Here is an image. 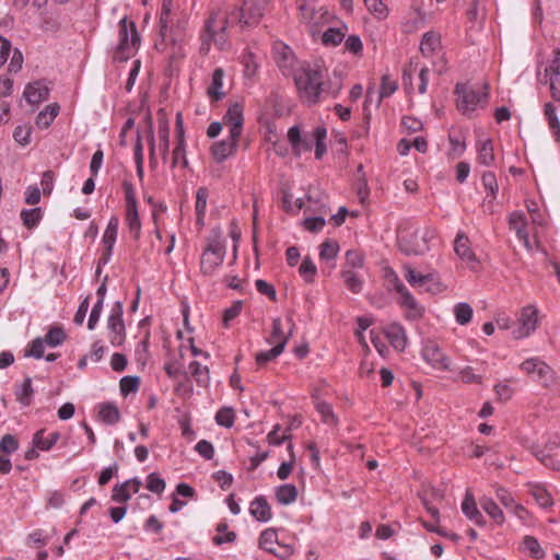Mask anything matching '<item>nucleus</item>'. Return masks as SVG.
<instances>
[{"instance_id": "f257e3e1", "label": "nucleus", "mask_w": 560, "mask_h": 560, "mask_svg": "<svg viewBox=\"0 0 560 560\" xmlns=\"http://www.w3.org/2000/svg\"><path fill=\"white\" fill-rule=\"evenodd\" d=\"M267 1L244 0L242 8L231 12L221 9L212 11L205 22L199 51L203 55L208 54L211 43H214L220 50L226 49L230 45L226 33L228 26L232 23H240L242 25L257 24L264 16Z\"/></svg>"}, {"instance_id": "f03ea898", "label": "nucleus", "mask_w": 560, "mask_h": 560, "mask_svg": "<svg viewBox=\"0 0 560 560\" xmlns=\"http://www.w3.org/2000/svg\"><path fill=\"white\" fill-rule=\"evenodd\" d=\"M141 37L133 21L122 18L117 25V40L112 50L114 63H120L132 58L138 51Z\"/></svg>"}, {"instance_id": "7ed1b4c3", "label": "nucleus", "mask_w": 560, "mask_h": 560, "mask_svg": "<svg viewBox=\"0 0 560 560\" xmlns=\"http://www.w3.org/2000/svg\"><path fill=\"white\" fill-rule=\"evenodd\" d=\"M226 254L225 243L222 238L220 228L213 229L207 237L200 258V271L203 276H213L215 270L223 264Z\"/></svg>"}, {"instance_id": "20e7f679", "label": "nucleus", "mask_w": 560, "mask_h": 560, "mask_svg": "<svg viewBox=\"0 0 560 560\" xmlns=\"http://www.w3.org/2000/svg\"><path fill=\"white\" fill-rule=\"evenodd\" d=\"M185 30V21H177L176 30L167 31V35H160L155 42V49L164 60H167L170 67H177L180 59L186 56L183 45L182 34Z\"/></svg>"}, {"instance_id": "39448f33", "label": "nucleus", "mask_w": 560, "mask_h": 560, "mask_svg": "<svg viewBox=\"0 0 560 560\" xmlns=\"http://www.w3.org/2000/svg\"><path fill=\"white\" fill-rule=\"evenodd\" d=\"M294 83L300 97L308 104L317 103L320 94L326 91L323 72H295Z\"/></svg>"}, {"instance_id": "423d86ee", "label": "nucleus", "mask_w": 560, "mask_h": 560, "mask_svg": "<svg viewBox=\"0 0 560 560\" xmlns=\"http://www.w3.org/2000/svg\"><path fill=\"white\" fill-rule=\"evenodd\" d=\"M489 83L483 82L480 88L470 83H457L455 93L457 97V107L464 113L474 112L478 105L485 104L488 98Z\"/></svg>"}, {"instance_id": "0eeeda50", "label": "nucleus", "mask_w": 560, "mask_h": 560, "mask_svg": "<svg viewBox=\"0 0 560 560\" xmlns=\"http://www.w3.org/2000/svg\"><path fill=\"white\" fill-rule=\"evenodd\" d=\"M435 230L429 226L423 229H417L413 232H411V237L415 241L420 240L421 244H411V240L407 237H399V249L406 255H423L429 250V242L432 241L435 237Z\"/></svg>"}, {"instance_id": "6e6552de", "label": "nucleus", "mask_w": 560, "mask_h": 560, "mask_svg": "<svg viewBox=\"0 0 560 560\" xmlns=\"http://www.w3.org/2000/svg\"><path fill=\"white\" fill-rule=\"evenodd\" d=\"M122 302H116L107 318L108 340L114 347H119L126 339V327L122 319Z\"/></svg>"}, {"instance_id": "1a4fd4ad", "label": "nucleus", "mask_w": 560, "mask_h": 560, "mask_svg": "<svg viewBox=\"0 0 560 560\" xmlns=\"http://www.w3.org/2000/svg\"><path fill=\"white\" fill-rule=\"evenodd\" d=\"M521 369L534 381L544 387H550L555 383V373L552 369L538 358H530L521 364Z\"/></svg>"}, {"instance_id": "9d476101", "label": "nucleus", "mask_w": 560, "mask_h": 560, "mask_svg": "<svg viewBox=\"0 0 560 560\" xmlns=\"http://www.w3.org/2000/svg\"><path fill=\"white\" fill-rule=\"evenodd\" d=\"M272 54L275 62L280 70H306L303 66L299 65V61L292 49L281 42L273 44Z\"/></svg>"}, {"instance_id": "9b49d317", "label": "nucleus", "mask_w": 560, "mask_h": 560, "mask_svg": "<svg viewBox=\"0 0 560 560\" xmlns=\"http://www.w3.org/2000/svg\"><path fill=\"white\" fill-rule=\"evenodd\" d=\"M223 121L225 125L231 127L230 137L232 139H238L242 133L244 121L243 106L240 103L231 104L223 116Z\"/></svg>"}, {"instance_id": "f8f14e48", "label": "nucleus", "mask_w": 560, "mask_h": 560, "mask_svg": "<svg viewBox=\"0 0 560 560\" xmlns=\"http://www.w3.org/2000/svg\"><path fill=\"white\" fill-rule=\"evenodd\" d=\"M537 308L533 305L525 306L521 312L520 323L521 327L513 331L516 339L528 336L536 329L537 326Z\"/></svg>"}, {"instance_id": "ddd939ff", "label": "nucleus", "mask_w": 560, "mask_h": 560, "mask_svg": "<svg viewBox=\"0 0 560 560\" xmlns=\"http://www.w3.org/2000/svg\"><path fill=\"white\" fill-rule=\"evenodd\" d=\"M423 359L434 369L445 371L450 368V359L434 342H428L422 349Z\"/></svg>"}, {"instance_id": "4468645a", "label": "nucleus", "mask_w": 560, "mask_h": 560, "mask_svg": "<svg viewBox=\"0 0 560 560\" xmlns=\"http://www.w3.org/2000/svg\"><path fill=\"white\" fill-rule=\"evenodd\" d=\"M510 229L515 231L516 236L523 242L526 249L530 250L532 245L527 232V220L523 212L514 211L509 217Z\"/></svg>"}, {"instance_id": "2eb2a0df", "label": "nucleus", "mask_w": 560, "mask_h": 560, "mask_svg": "<svg viewBox=\"0 0 560 560\" xmlns=\"http://www.w3.org/2000/svg\"><path fill=\"white\" fill-rule=\"evenodd\" d=\"M119 220L117 217H112L108 221V224L105 229L103 235V244L105 246V252L102 255L101 262L106 264L109 260L112 255V250L114 248L117 232H118Z\"/></svg>"}, {"instance_id": "dca6fc26", "label": "nucleus", "mask_w": 560, "mask_h": 560, "mask_svg": "<svg viewBox=\"0 0 560 560\" xmlns=\"http://www.w3.org/2000/svg\"><path fill=\"white\" fill-rule=\"evenodd\" d=\"M48 95L49 86L45 81L28 83L24 91V97L30 104H39L47 100Z\"/></svg>"}, {"instance_id": "f3484780", "label": "nucleus", "mask_w": 560, "mask_h": 560, "mask_svg": "<svg viewBox=\"0 0 560 560\" xmlns=\"http://www.w3.org/2000/svg\"><path fill=\"white\" fill-rule=\"evenodd\" d=\"M441 47V35L438 32L429 31L422 35L420 50L424 57L429 58L439 55Z\"/></svg>"}, {"instance_id": "a211bd4d", "label": "nucleus", "mask_w": 560, "mask_h": 560, "mask_svg": "<svg viewBox=\"0 0 560 560\" xmlns=\"http://www.w3.org/2000/svg\"><path fill=\"white\" fill-rule=\"evenodd\" d=\"M288 322L290 323L291 327L288 332L283 331L282 327V320L281 318L277 317L272 320V327H271V334L270 337L267 339L269 343H282L283 342V349L285 348L289 339L291 338L293 334V328L295 324L293 323L292 317L288 318Z\"/></svg>"}, {"instance_id": "6ab92c4d", "label": "nucleus", "mask_w": 560, "mask_h": 560, "mask_svg": "<svg viewBox=\"0 0 560 560\" xmlns=\"http://www.w3.org/2000/svg\"><path fill=\"white\" fill-rule=\"evenodd\" d=\"M250 515L258 522H268L272 517L271 506L264 495L256 497L249 505Z\"/></svg>"}, {"instance_id": "aec40b11", "label": "nucleus", "mask_w": 560, "mask_h": 560, "mask_svg": "<svg viewBox=\"0 0 560 560\" xmlns=\"http://www.w3.org/2000/svg\"><path fill=\"white\" fill-rule=\"evenodd\" d=\"M455 254L467 264H476L477 258L470 248L469 238L465 233L459 232L454 241Z\"/></svg>"}, {"instance_id": "412c9836", "label": "nucleus", "mask_w": 560, "mask_h": 560, "mask_svg": "<svg viewBox=\"0 0 560 560\" xmlns=\"http://www.w3.org/2000/svg\"><path fill=\"white\" fill-rule=\"evenodd\" d=\"M462 511L470 521H474L476 525L481 527L486 525V520L478 510L474 495L469 492H467L464 498Z\"/></svg>"}, {"instance_id": "4be33fe9", "label": "nucleus", "mask_w": 560, "mask_h": 560, "mask_svg": "<svg viewBox=\"0 0 560 560\" xmlns=\"http://www.w3.org/2000/svg\"><path fill=\"white\" fill-rule=\"evenodd\" d=\"M385 335L396 350L402 351L406 348L407 337L400 324L393 323L388 325L385 329Z\"/></svg>"}, {"instance_id": "5701e85b", "label": "nucleus", "mask_w": 560, "mask_h": 560, "mask_svg": "<svg viewBox=\"0 0 560 560\" xmlns=\"http://www.w3.org/2000/svg\"><path fill=\"white\" fill-rule=\"evenodd\" d=\"M425 24V14L419 9H412L405 16L401 27L404 33H413Z\"/></svg>"}, {"instance_id": "b1692460", "label": "nucleus", "mask_w": 560, "mask_h": 560, "mask_svg": "<svg viewBox=\"0 0 560 560\" xmlns=\"http://www.w3.org/2000/svg\"><path fill=\"white\" fill-rule=\"evenodd\" d=\"M238 139H230L214 142L211 152L217 162H223L236 149Z\"/></svg>"}, {"instance_id": "393cba45", "label": "nucleus", "mask_w": 560, "mask_h": 560, "mask_svg": "<svg viewBox=\"0 0 560 560\" xmlns=\"http://www.w3.org/2000/svg\"><path fill=\"white\" fill-rule=\"evenodd\" d=\"M170 30H175L172 14V0H163L160 13V35H167V31Z\"/></svg>"}, {"instance_id": "a878e982", "label": "nucleus", "mask_w": 560, "mask_h": 560, "mask_svg": "<svg viewBox=\"0 0 560 560\" xmlns=\"http://www.w3.org/2000/svg\"><path fill=\"white\" fill-rule=\"evenodd\" d=\"M59 432H52L45 436V430L37 431L33 436V445L40 451H49L59 440Z\"/></svg>"}, {"instance_id": "bb28decb", "label": "nucleus", "mask_w": 560, "mask_h": 560, "mask_svg": "<svg viewBox=\"0 0 560 560\" xmlns=\"http://www.w3.org/2000/svg\"><path fill=\"white\" fill-rule=\"evenodd\" d=\"M480 505L482 510L499 525L505 521L503 511L499 505L489 497H482L480 499Z\"/></svg>"}, {"instance_id": "cd10ccee", "label": "nucleus", "mask_w": 560, "mask_h": 560, "mask_svg": "<svg viewBox=\"0 0 560 560\" xmlns=\"http://www.w3.org/2000/svg\"><path fill=\"white\" fill-rule=\"evenodd\" d=\"M276 499L282 505H289L293 503L298 498V489L294 485L285 483L277 487Z\"/></svg>"}, {"instance_id": "c85d7f7f", "label": "nucleus", "mask_w": 560, "mask_h": 560, "mask_svg": "<svg viewBox=\"0 0 560 560\" xmlns=\"http://www.w3.org/2000/svg\"><path fill=\"white\" fill-rule=\"evenodd\" d=\"M478 162L482 165L490 166L494 162L493 143L490 139L480 141L477 145Z\"/></svg>"}, {"instance_id": "c756f323", "label": "nucleus", "mask_w": 560, "mask_h": 560, "mask_svg": "<svg viewBox=\"0 0 560 560\" xmlns=\"http://www.w3.org/2000/svg\"><path fill=\"white\" fill-rule=\"evenodd\" d=\"M59 109L60 107L56 103L46 106L44 110L38 113L36 117V125L42 129L48 128L57 117Z\"/></svg>"}, {"instance_id": "7c9ffc66", "label": "nucleus", "mask_w": 560, "mask_h": 560, "mask_svg": "<svg viewBox=\"0 0 560 560\" xmlns=\"http://www.w3.org/2000/svg\"><path fill=\"white\" fill-rule=\"evenodd\" d=\"M126 221L129 228V231L132 233L133 238L138 240L140 237L141 232V222L137 207H127L126 208Z\"/></svg>"}, {"instance_id": "2f4dec72", "label": "nucleus", "mask_w": 560, "mask_h": 560, "mask_svg": "<svg viewBox=\"0 0 560 560\" xmlns=\"http://www.w3.org/2000/svg\"><path fill=\"white\" fill-rule=\"evenodd\" d=\"M98 416L103 422L110 425L116 424L120 420L118 408L110 402L102 404L100 406Z\"/></svg>"}, {"instance_id": "473e14b6", "label": "nucleus", "mask_w": 560, "mask_h": 560, "mask_svg": "<svg viewBox=\"0 0 560 560\" xmlns=\"http://www.w3.org/2000/svg\"><path fill=\"white\" fill-rule=\"evenodd\" d=\"M42 218L43 211L39 207L33 209H23L21 211V220L28 230L37 226Z\"/></svg>"}, {"instance_id": "72a5a7b5", "label": "nucleus", "mask_w": 560, "mask_h": 560, "mask_svg": "<svg viewBox=\"0 0 560 560\" xmlns=\"http://www.w3.org/2000/svg\"><path fill=\"white\" fill-rule=\"evenodd\" d=\"M222 78L223 72H213L211 84L207 90V94L212 101L218 102L225 95V92L221 91L223 85Z\"/></svg>"}, {"instance_id": "f704fd0d", "label": "nucleus", "mask_w": 560, "mask_h": 560, "mask_svg": "<svg viewBox=\"0 0 560 560\" xmlns=\"http://www.w3.org/2000/svg\"><path fill=\"white\" fill-rule=\"evenodd\" d=\"M189 371L197 384L200 386H208L210 381L209 369L207 366H202L198 361H192L189 364Z\"/></svg>"}, {"instance_id": "c9c22d12", "label": "nucleus", "mask_w": 560, "mask_h": 560, "mask_svg": "<svg viewBox=\"0 0 560 560\" xmlns=\"http://www.w3.org/2000/svg\"><path fill=\"white\" fill-rule=\"evenodd\" d=\"M405 278L412 287H422L424 283L433 281L435 275H421L416 272L410 266L405 267Z\"/></svg>"}, {"instance_id": "e433bc0d", "label": "nucleus", "mask_w": 560, "mask_h": 560, "mask_svg": "<svg viewBox=\"0 0 560 560\" xmlns=\"http://www.w3.org/2000/svg\"><path fill=\"white\" fill-rule=\"evenodd\" d=\"M341 277L346 287L352 293H360L363 287V281L358 277V275L351 269H342Z\"/></svg>"}, {"instance_id": "4c0bfd02", "label": "nucleus", "mask_w": 560, "mask_h": 560, "mask_svg": "<svg viewBox=\"0 0 560 560\" xmlns=\"http://www.w3.org/2000/svg\"><path fill=\"white\" fill-rule=\"evenodd\" d=\"M182 165L183 167L188 166V160L186 158V143L185 139H178L172 154V167Z\"/></svg>"}, {"instance_id": "58836bf2", "label": "nucleus", "mask_w": 560, "mask_h": 560, "mask_svg": "<svg viewBox=\"0 0 560 560\" xmlns=\"http://www.w3.org/2000/svg\"><path fill=\"white\" fill-rule=\"evenodd\" d=\"M472 314V307L468 303L460 302L454 306V315L459 325H467L470 323Z\"/></svg>"}, {"instance_id": "ea45409f", "label": "nucleus", "mask_w": 560, "mask_h": 560, "mask_svg": "<svg viewBox=\"0 0 560 560\" xmlns=\"http://www.w3.org/2000/svg\"><path fill=\"white\" fill-rule=\"evenodd\" d=\"M397 80L393 79L388 73L384 74L382 77L377 105L381 103L382 98L390 96L397 90Z\"/></svg>"}, {"instance_id": "a19ab883", "label": "nucleus", "mask_w": 560, "mask_h": 560, "mask_svg": "<svg viewBox=\"0 0 560 560\" xmlns=\"http://www.w3.org/2000/svg\"><path fill=\"white\" fill-rule=\"evenodd\" d=\"M67 338V335L62 327L54 326L46 334L44 340L49 347L60 346Z\"/></svg>"}, {"instance_id": "79ce46f5", "label": "nucleus", "mask_w": 560, "mask_h": 560, "mask_svg": "<svg viewBox=\"0 0 560 560\" xmlns=\"http://www.w3.org/2000/svg\"><path fill=\"white\" fill-rule=\"evenodd\" d=\"M467 18L470 23V30H481L483 24V13L480 12L478 0H475L470 9L467 11Z\"/></svg>"}, {"instance_id": "37998d69", "label": "nucleus", "mask_w": 560, "mask_h": 560, "mask_svg": "<svg viewBox=\"0 0 560 560\" xmlns=\"http://www.w3.org/2000/svg\"><path fill=\"white\" fill-rule=\"evenodd\" d=\"M327 137V130L324 127H317L314 130V139H315V158L320 160L323 155L326 153V144L325 139Z\"/></svg>"}, {"instance_id": "c03bdc74", "label": "nucleus", "mask_w": 560, "mask_h": 560, "mask_svg": "<svg viewBox=\"0 0 560 560\" xmlns=\"http://www.w3.org/2000/svg\"><path fill=\"white\" fill-rule=\"evenodd\" d=\"M319 257L323 260H332L337 257L339 245L336 241L327 240L319 246Z\"/></svg>"}, {"instance_id": "a18cd8bd", "label": "nucleus", "mask_w": 560, "mask_h": 560, "mask_svg": "<svg viewBox=\"0 0 560 560\" xmlns=\"http://www.w3.org/2000/svg\"><path fill=\"white\" fill-rule=\"evenodd\" d=\"M283 352V342L275 345L273 348H271L268 351H260L256 354V362L258 365H264L267 362L276 359Z\"/></svg>"}, {"instance_id": "49530a36", "label": "nucleus", "mask_w": 560, "mask_h": 560, "mask_svg": "<svg viewBox=\"0 0 560 560\" xmlns=\"http://www.w3.org/2000/svg\"><path fill=\"white\" fill-rule=\"evenodd\" d=\"M366 9L377 19L383 20L388 14V9L383 0H364Z\"/></svg>"}, {"instance_id": "de8ad7c7", "label": "nucleus", "mask_w": 560, "mask_h": 560, "mask_svg": "<svg viewBox=\"0 0 560 560\" xmlns=\"http://www.w3.org/2000/svg\"><path fill=\"white\" fill-rule=\"evenodd\" d=\"M300 19L304 23H311L315 15L314 0H301L299 3Z\"/></svg>"}, {"instance_id": "09e8293b", "label": "nucleus", "mask_w": 560, "mask_h": 560, "mask_svg": "<svg viewBox=\"0 0 560 560\" xmlns=\"http://www.w3.org/2000/svg\"><path fill=\"white\" fill-rule=\"evenodd\" d=\"M16 399L22 405H30L31 396L33 395L32 380L26 377L20 388L15 392Z\"/></svg>"}, {"instance_id": "8fccbe9b", "label": "nucleus", "mask_w": 560, "mask_h": 560, "mask_svg": "<svg viewBox=\"0 0 560 560\" xmlns=\"http://www.w3.org/2000/svg\"><path fill=\"white\" fill-rule=\"evenodd\" d=\"M364 266V257L363 255L355 249H350L346 253V264L343 269H357L362 268Z\"/></svg>"}, {"instance_id": "3c124183", "label": "nucleus", "mask_w": 560, "mask_h": 560, "mask_svg": "<svg viewBox=\"0 0 560 560\" xmlns=\"http://www.w3.org/2000/svg\"><path fill=\"white\" fill-rule=\"evenodd\" d=\"M277 545V532L272 528L265 529L259 536V547L266 551H272Z\"/></svg>"}, {"instance_id": "603ef678", "label": "nucleus", "mask_w": 560, "mask_h": 560, "mask_svg": "<svg viewBox=\"0 0 560 560\" xmlns=\"http://www.w3.org/2000/svg\"><path fill=\"white\" fill-rule=\"evenodd\" d=\"M540 82L549 81L551 96L555 101L560 102V72H551L549 79H547V72H545L544 79H538Z\"/></svg>"}, {"instance_id": "864d4df0", "label": "nucleus", "mask_w": 560, "mask_h": 560, "mask_svg": "<svg viewBox=\"0 0 560 560\" xmlns=\"http://www.w3.org/2000/svg\"><path fill=\"white\" fill-rule=\"evenodd\" d=\"M299 272L306 282L312 283L317 272V268L310 257H305L299 268Z\"/></svg>"}, {"instance_id": "5fc2aeb1", "label": "nucleus", "mask_w": 560, "mask_h": 560, "mask_svg": "<svg viewBox=\"0 0 560 560\" xmlns=\"http://www.w3.org/2000/svg\"><path fill=\"white\" fill-rule=\"evenodd\" d=\"M523 545L530 552L533 558L542 559L545 557V551L535 537L525 536L523 539Z\"/></svg>"}, {"instance_id": "6e6d98bb", "label": "nucleus", "mask_w": 560, "mask_h": 560, "mask_svg": "<svg viewBox=\"0 0 560 560\" xmlns=\"http://www.w3.org/2000/svg\"><path fill=\"white\" fill-rule=\"evenodd\" d=\"M234 410L229 407L221 408L215 415V421L219 425L231 428L234 424Z\"/></svg>"}, {"instance_id": "4d7b16f0", "label": "nucleus", "mask_w": 560, "mask_h": 560, "mask_svg": "<svg viewBox=\"0 0 560 560\" xmlns=\"http://www.w3.org/2000/svg\"><path fill=\"white\" fill-rule=\"evenodd\" d=\"M316 409L322 415V420L330 425H335L337 423V418L332 412V408L329 404L325 401H317Z\"/></svg>"}, {"instance_id": "13d9d810", "label": "nucleus", "mask_w": 560, "mask_h": 560, "mask_svg": "<svg viewBox=\"0 0 560 560\" xmlns=\"http://www.w3.org/2000/svg\"><path fill=\"white\" fill-rule=\"evenodd\" d=\"M208 199V189L206 187H200L196 194V213L199 220L205 217L206 207Z\"/></svg>"}, {"instance_id": "bf43d9fd", "label": "nucleus", "mask_w": 560, "mask_h": 560, "mask_svg": "<svg viewBox=\"0 0 560 560\" xmlns=\"http://www.w3.org/2000/svg\"><path fill=\"white\" fill-rule=\"evenodd\" d=\"M165 481L156 472H151L147 477V488L156 494H161L165 490Z\"/></svg>"}, {"instance_id": "052dcab7", "label": "nucleus", "mask_w": 560, "mask_h": 560, "mask_svg": "<svg viewBox=\"0 0 560 560\" xmlns=\"http://www.w3.org/2000/svg\"><path fill=\"white\" fill-rule=\"evenodd\" d=\"M345 34L339 28L330 27L323 34V43L328 46H336L342 42Z\"/></svg>"}, {"instance_id": "680f3d73", "label": "nucleus", "mask_w": 560, "mask_h": 560, "mask_svg": "<svg viewBox=\"0 0 560 560\" xmlns=\"http://www.w3.org/2000/svg\"><path fill=\"white\" fill-rule=\"evenodd\" d=\"M32 127L30 125H20L14 129V140L22 144L27 145L31 142Z\"/></svg>"}, {"instance_id": "e2e57ef3", "label": "nucleus", "mask_w": 560, "mask_h": 560, "mask_svg": "<svg viewBox=\"0 0 560 560\" xmlns=\"http://www.w3.org/2000/svg\"><path fill=\"white\" fill-rule=\"evenodd\" d=\"M400 304L401 306L406 307L409 312H411L409 316H421L422 308L418 305L417 301L415 300L410 292L405 293V296L401 298Z\"/></svg>"}, {"instance_id": "0e129e2a", "label": "nucleus", "mask_w": 560, "mask_h": 560, "mask_svg": "<svg viewBox=\"0 0 560 560\" xmlns=\"http://www.w3.org/2000/svg\"><path fill=\"white\" fill-rule=\"evenodd\" d=\"M140 378L138 376H124L120 380V392L122 395H128L138 390Z\"/></svg>"}, {"instance_id": "69168bd1", "label": "nucleus", "mask_w": 560, "mask_h": 560, "mask_svg": "<svg viewBox=\"0 0 560 560\" xmlns=\"http://www.w3.org/2000/svg\"><path fill=\"white\" fill-rule=\"evenodd\" d=\"M533 497L535 498L536 502L542 508H548L552 505V498L550 493L541 487L534 488Z\"/></svg>"}, {"instance_id": "338daca9", "label": "nucleus", "mask_w": 560, "mask_h": 560, "mask_svg": "<svg viewBox=\"0 0 560 560\" xmlns=\"http://www.w3.org/2000/svg\"><path fill=\"white\" fill-rule=\"evenodd\" d=\"M131 498V494L128 491L127 485L125 482L120 485H116L113 488L112 500L117 503H125Z\"/></svg>"}, {"instance_id": "774afa93", "label": "nucleus", "mask_w": 560, "mask_h": 560, "mask_svg": "<svg viewBox=\"0 0 560 560\" xmlns=\"http://www.w3.org/2000/svg\"><path fill=\"white\" fill-rule=\"evenodd\" d=\"M482 185H483L485 189H487L489 191V194L494 198L498 192L499 186H498L495 175L492 172L483 173Z\"/></svg>"}]
</instances>
